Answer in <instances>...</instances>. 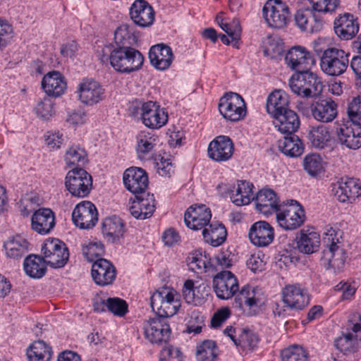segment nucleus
Segmentation results:
<instances>
[{"label":"nucleus","mask_w":361,"mask_h":361,"mask_svg":"<svg viewBox=\"0 0 361 361\" xmlns=\"http://www.w3.org/2000/svg\"><path fill=\"white\" fill-rule=\"evenodd\" d=\"M102 63H109L114 69L121 73H130L141 68L144 63L143 55L136 49L113 48L105 46L98 54Z\"/></svg>","instance_id":"nucleus-1"},{"label":"nucleus","mask_w":361,"mask_h":361,"mask_svg":"<svg viewBox=\"0 0 361 361\" xmlns=\"http://www.w3.org/2000/svg\"><path fill=\"white\" fill-rule=\"evenodd\" d=\"M288 85L294 94L302 98L317 97L323 90L321 79L310 70L295 73L289 79Z\"/></svg>","instance_id":"nucleus-2"},{"label":"nucleus","mask_w":361,"mask_h":361,"mask_svg":"<svg viewBox=\"0 0 361 361\" xmlns=\"http://www.w3.org/2000/svg\"><path fill=\"white\" fill-rule=\"evenodd\" d=\"M150 305L156 317L166 320L174 315L180 306L179 301L174 299V290L166 287H163L152 294Z\"/></svg>","instance_id":"nucleus-3"},{"label":"nucleus","mask_w":361,"mask_h":361,"mask_svg":"<svg viewBox=\"0 0 361 361\" xmlns=\"http://www.w3.org/2000/svg\"><path fill=\"white\" fill-rule=\"evenodd\" d=\"M65 186L72 196L83 198L91 191L92 178L82 167H75L68 172Z\"/></svg>","instance_id":"nucleus-4"},{"label":"nucleus","mask_w":361,"mask_h":361,"mask_svg":"<svg viewBox=\"0 0 361 361\" xmlns=\"http://www.w3.org/2000/svg\"><path fill=\"white\" fill-rule=\"evenodd\" d=\"M348 54L342 49L335 47L324 51L320 61L322 71L331 76H338L343 73L349 63Z\"/></svg>","instance_id":"nucleus-5"},{"label":"nucleus","mask_w":361,"mask_h":361,"mask_svg":"<svg viewBox=\"0 0 361 361\" xmlns=\"http://www.w3.org/2000/svg\"><path fill=\"white\" fill-rule=\"evenodd\" d=\"M42 252L46 264L55 269L63 267L69 258L66 244L56 238L45 240L42 246Z\"/></svg>","instance_id":"nucleus-6"},{"label":"nucleus","mask_w":361,"mask_h":361,"mask_svg":"<svg viewBox=\"0 0 361 361\" xmlns=\"http://www.w3.org/2000/svg\"><path fill=\"white\" fill-rule=\"evenodd\" d=\"M245 102L238 93L226 92L220 99L219 110L224 118L231 121L242 119L246 114Z\"/></svg>","instance_id":"nucleus-7"},{"label":"nucleus","mask_w":361,"mask_h":361,"mask_svg":"<svg viewBox=\"0 0 361 361\" xmlns=\"http://www.w3.org/2000/svg\"><path fill=\"white\" fill-rule=\"evenodd\" d=\"M325 234L326 238H324V242L331 243L322 251L320 260L326 269H335L344 263V251L337 245L338 239L334 238L338 234L337 231L330 228Z\"/></svg>","instance_id":"nucleus-8"},{"label":"nucleus","mask_w":361,"mask_h":361,"mask_svg":"<svg viewBox=\"0 0 361 361\" xmlns=\"http://www.w3.org/2000/svg\"><path fill=\"white\" fill-rule=\"evenodd\" d=\"M262 299L260 288L250 286H244L235 296L232 307L242 312H245L247 308L249 310L247 314L253 315L256 314V311L253 309L260 305Z\"/></svg>","instance_id":"nucleus-9"},{"label":"nucleus","mask_w":361,"mask_h":361,"mask_svg":"<svg viewBox=\"0 0 361 361\" xmlns=\"http://www.w3.org/2000/svg\"><path fill=\"white\" fill-rule=\"evenodd\" d=\"M291 204L286 206L276 213L279 225L285 230H295L302 226L305 219V211L296 201L291 200Z\"/></svg>","instance_id":"nucleus-10"},{"label":"nucleus","mask_w":361,"mask_h":361,"mask_svg":"<svg viewBox=\"0 0 361 361\" xmlns=\"http://www.w3.org/2000/svg\"><path fill=\"white\" fill-rule=\"evenodd\" d=\"M262 12L268 25L274 28L285 27L290 18L289 8L281 0H274V3L267 2Z\"/></svg>","instance_id":"nucleus-11"},{"label":"nucleus","mask_w":361,"mask_h":361,"mask_svg":"<svg viewBox=\"0 0 361 361\" xmlns=\"http://www.w3.org/2000/svg\"><path fill=\"white\" fill-rule=\"evenodd\" d=\"M145 336L152 343L161 344L169 341L171 330L167 320L158 317L150 318L144 325Z\"/></svg>","instance_id":"nucleus-12"},{"label":"nucleus","mask_w":361,"mask_h":361,"mask_svg":"<svg viewBox=\"0 0 361 361\" xmlns=\"http://www.w3.org/2000/svg\"><path fill=\"white\" fill-rule=\"evenodd\" d=\"M213 289L219 298L228 300L238 290V282L231 271H222L214 276Z\"/></svg>","instance_id":"nucleus-13"},{"label":"nucleus","mask_w":361,"mask_h":361,"mask_svg":"<svg viewBox=\"0 0 361 361\" xmlns=\"http://www.w3.org/2000/svg\"><path fill=\"white\" fill-rule=\"evenodd\" d=\"M96 207L90 201H82L78 204L72 212L74 224L81 229L94 227L98 221Z\"/></svg>","instance_id":"nucleus-14"},{"label":"nucleus","mask_w":361,"mask_h":361,"mask_svg":"<svg viewBox=\"0 0 361 361\" xmlns=\"http://www.w3.org/2000/svg\"><path fill=\"white\" fill-rule=\"evenodd\" d=\"M285 61L287 66L295 73L309 71L315 63L312 54L299 46L292 47L286 54Z\"/></svg>","instance_id":"nucleus-15"},{"label":"nucleus","mask_w":361,"mask_h":361,"mask_svg":"<svg viewBox=\"0 0 361 361\" xmlns=\"http://www.w3.org/2000/svg\"><path fill=\"white\" fill-rule=\"evenodd\" d=\"M361 185L357 179L353 178H341L334 184L332 192L334 196L341 202L353 203L361 195Z\"/></svg>","instance_id":"nucleus-16"},{"label":"nucleus","mask_w":361,"mask_h":361,"mask_svg":"<svg viewBox=\"0 0 361 361\" xmlns=\"http://www.w3.org/2000/svg\"><path fill=\"white\" fill-rule=\"evenodd\" d=\"M144 112L141 114L142 123L151 129H158L166 124L168 113L161 108L159 103L154 101H147Z\"/></svg>","instance_id":"nucleus-17"},{"label":"nucleus","mask_w":361,"mask_h":361,"mask_svg":"<svg viewBox=\"0 0 361 361\" xmlns=\"http://www.w3.org/2000/svg\"><path fill=\"white\" fill-rule=\"evenodd\" d=\"M283 302L291 310H302L310 302V296L306 289L298 283L286 286L282 290Z\"/></svg>","instance_id":"nucleus-18"},{"label":"nucleus","mask_w":361,"mask_h":361,"mask_svg":"<svg viewBox=\"0 0 361 361\" xmlns=\"http://www.w3.org/2000/svg\"><path fill=\"white\" fill-rule=\"evenodd\" d=\"M130 19L140 27H150L155 17L153 7L145 0H135L129 10Z\"/></svg>","instance_id":"nucleus-19"},{"label":"nucleus","mask_w":361,"mask_h":361,"mask_svg":"<svg viewBox=\"0 0 361 361\" xmlns=\"http://www.w3.org/2000/svg\"><path fill=\"white\" fill-rule=\"evenodd\" d=\"M123 183L128 190L134 195L143 194L148 187L146 171L137 167H130L123 173Z\"/></svg>","instance_id":"nucleus-20"},{"label":"nucleus","mask_w":361,"mask_h":361,"mask_svg":"<svg viewBox=\"0 0 361 361\" xmlns=\"http://www.w3.org/2000/svg\"><path fill=\"white\" fill-rule=\"evenodd\" d=\"M234 152V145L231 139L226 135H219L209 145L208 155L215 161H226L230 159Z\"/></svg>","instance_id":"nucleus-21"},{"label":"nucleus","mask_w":361,"mask_h":361,"mask_svg":"<svg viewBox=\"0 0 361 361\" xmlns=\"http://www.w3.org/2000/svg\"><path fill=\"white\" fill-rule=\"evenodd\" d=\"M156 201L153 194L149 192L135 195V200L129 208L133 216L137 219L151 217L155 211Z\"/></svg>","instance_id":"nucleus-22"},{"label":"nucleus","mask_w":361,"mask_h":361,"mask_svg":"<svg viewBox=\"0 0 361 361\" xmlns=\"http://www.w3.org/2000/svg\"><path fill=\"white\" fill-rule=\"evenodd\" d=\"M91 274L94 281L99 286L110 285L115 280L116 270L109 260L97 259L92 265Z\"/></svg>","instance_id":"nucleus-23"},{"label":"nucleus","mask_w":361,"mask_h":361,"mask_svg":"<svg viewBox=\"0 0 361 361\" xmlns=\"http://www.w3.org/2000/svg\"><path fill=\"white\" fill-rule=\"evenodd\" d=\"M211 217V211L204 204L192 205L185 213L184 221L189 228L197 231L206 228Z\"/></svg>","instance_id":"nucleus-24"},{"label":"nucleus","mask_w":361,"mask_h":361,"mask_svg":"<svg viewBox=\"0 0 361 361\" xmlns=\"http://www.w3.org/2000/svg\"><path fill=\"white\" fill-rule=\"evenodd\" d=\"M79 99L87 105H94L104 98V89L93 80L86 78L79 85Z\"/></svg>","instance_id":"nucleus-25"},{"label":"nucleus","mask_w":361,"mask_h":361,"mask_svg":"<svg viewBox=\"0 0 361 361\" xmlns=\"http://www.w3.org/2000/svg\"><path fill=\"white\" fill-rule=\"evenodd\" d=\"M336 35L343 40H349L355 36L359 30L357 19L349 13L340 14L334 22Z\"/></svg>","instance_id":"nucleus-26"},{"label":"nucleus","mask_w":361,"mask_h":361,"mask_svg":"<svg viewBox=\"0 0 361 361\" xmlns=\"http://www.w3.org/2000/svg\"><path fill=\"white\" fill-rule=\"evenodd\" d=\"M337 104L331 97H326L313 102L311 105V112L317 121L329 123L337 116Z\"/></svg>","instance_id":"nucleus-27"},{"label":"nucleus","mask_w":361,"mask_h":361,"mask_svg":"<svg viewBox=\"0 0 361 361\" xmlns=\"http://www.w3.org/2000/svg\"><path fill=\"white\" fill-rule=\"evenodd\" d=\"M248 235L251 243L255 245L266 247L274 240V228L267 221H257L251 226Z\"/></svg>","instance_id":"nucleus-28"},{"label":"nucleus","mask_w":361,"mask_h":361,"mask_svg":"<svg viewBox=\"0 0 361 361\" xmlns=\"http://www.w3.org/2000/svg\"><path fill=\"white\" fill-rule=\"evenodd\" d=\"M313 9L298 10L295 14L296 25L302 30L309 32H317L323 27V19L315 14Z\"/></svg>","instance_id":"nucleus-29"},{"label":"nucleus","mask_w":361,"mask_h":361,"mask_svg":"<svg viewBox=\"0 0 361 361\" xmlns=\"http://www.w3.org/2000/svg\"><path fill=\"white\" fill-rule=\"evenodd\" d=\"M173 55L171 47L164 44L152 46L149 51L151 64L157 69L164 71L171 64Z\"/></svg>","instance_id":"nucleus-30"},{"label":"nucleus","mask_w":361,"mask_h":361,"mask_svg":"<svg viewBox=\"0 0 361 361\" xmlns=\"http://www.w3.org/2000/svg\"><path fill=\"white\" fill-rule=\"evenodd\" d=\"M336 135L339 142L351 149H357L361 147V128L357 125L342 124L336 128Z\"/></svg>","instance_id":"nucleus-31"},{"label":"nucleus","mask_w":361,"mask_h":361,"mask_svg":"<svg viewBox=\"0 0 361 361\" xmlns=\"http://www.w3.org/2000/svg\"><path fill=\"white\" fill-rule=\"evenodd\" d=\"M32 228L41 235L49 233L55 226L54 212L48 208L37 210L31 219Z\"/></svg>","instance_id":"nucleus-32"},{"label":"nucleus","mask_w":361,"mask_h":361,"mask_svg":"<svg viewBox=\"0 0 361 361\" xmlns=\"http://www.w3.org/2000/svg\"><path fill=\"white\" fill-rule=\"evenodd\" d=\"M41 83L42 88L49 97H58L63 94L66 89L64 77L59 71H52L46 74Z\"/></svg>","instance_id":"nucleus-33"},{"label":"nucleus","mask_w":361,"mask_h":361,"mask_svg":"<svg viewBox=\"0 0 361 361\" xmlns=\"http://www.w3.org/2000/svg\"><path fill=\"white\" fill-rule=\"evenodd\" d=\"M257 209L265 215L278 212L280 207L278 204L276 194L273 190L264 188L260 190L254 197Z\"/></svg>","instance_id":"nucleus-34"},{"label":"nucleus","mask_w":361,"mask_h":361,"mask_svg":"<svg viewBox=\"0 0 361 361\" xmlns=\"http://www.w3.org/2000/svg\"><path fill=\"white\" fill-rule=\"evenodd\" d=\"M273 118V123L278 130L287 135L296 132L300 123L298 114L290 109L277 114Z\"/></svg>","instance_id":"nucleus-35"},{"label":"nucleus","mask_w":361,"mask_h":361,"mask_svg":"<svg viewBox=\"0 0 361 361\" xmlns=\"http://www.w3.org/2000/svg\"><path fill=\"white\" fill-rule=\"evenodd\" d=\"M124 232V223L118 216H108L102 221V233L107 241L115 243L123 237Z\"/></svg>","instance_id":"nucleus-36"},{"label":"nucleus","mask_w":361,"mask_h":361,"mask_svg":"<svg viewBox=\"0 0 361 361\" xmlns=\"http://www.w3.org/2000/svg\"><path fill=\"white\" fill-rule=\"evenodd\" d=\"M253 185L246 180H238L237 187L233 189H228L230 198L233 204L237 206L248 204L254 200L252 194Z\"/></svg>","instance_id":"nucleus-37"},{"label":"nucleus","mask_w":361,"mask_h":361,"mask_svg":"<svg viewBox=\"0 0 361 361\" xmlns=\"http://www.w3.org/2000/svg\"><path fill=\"white\" fill-rule=\"evenodd\" d=\"M278 147L282 153L290 157H298L304 151V145L302 140L294 133L287 135L283 137V139L279 140L278 141Z\"/></svg>","instance_id":"nucleus-38"},{"label":"nucleus","mask_w":361,"mask_h":361,"mask_svg":"<svg viewBox=\"0 0 361 361\" xmlns=\"http://www.w3.org/2000/svg\"><path fill=\"white\" fill-rule=\"evenodd\" d=\"M288 95L281 90L272 92L267 101V111L272 117L289 109Z\"/></svg>","instance_id":"nucleus-39"},{"label":"nucleus","mask_w":361,"mask_h":361,"mask_svg":"<svg viewBox=\"0 0 361 361\" xmlns=\"http://www.w3.org/2000/svg\"><path fill=\"white\" fill-rule=\"evenodd\" d=\"M114 48L135 49L137 38L135 35L133 27L128 25L119 26L114 32Z\"/></svg>","instance_id":"nucleus-40"},{"label":"nucleus","mask_w":361,"mask_h":361,"mask_svg":"<svg viewBox=\"0 0 361 361\" xmlns=\"http://www.w3.org/2000/svg\"><path fill=\"white\" fill-rule=\"evenodd\" d=\"M296 240L298 250L304 254L309 255L317 252L320 245V235L317 232L306 233L301 231Z\"/></svg>","instance_id":"nucleus-41"},{"label":"nucleus","mask_w":361,"mask_h":361,"mask_svg":"<svg viewBox=\"0 0 361 361\" xmlns=\"http://www.w3.org/2000/svg\"><path fill=\"white\" fill-rule=\"evenodd\" d=\"M202 235L206 243L217 247L226 240L227 231L222 224H211L203 229Z\"/></svg>","instance_id":"nucleus-42"},{"label":"nucleus","mask_w":361,"mask_h":361,"mask_svg":"<svg viewBox=\"0 0 361 361\" xmlns=\"http://www.w3.org/2000/svg\"><path fill=\"white\" fill-rule=\"evenodd\" d=\"M46 259L39 256L30 255L24 260V270L27 276L33 279H40L46 273Z\"/></svg>","instance_id":"nucleus-43"},{"label":"nucleus","mask_w":361,"mask_h":361,"mask_svg":"<svg viewBox=\"0 0 361 361\" xmlns=\"http://www.w3.org/2000/svg\"><path fill=\"white\" fill-rule=\"evenodd\" d=\"M28 242L23 237L16 235L7 241L4 247L8 257L19 258L25 255L27 251Z\"/></svg>","instance_id":"nucleus-44"},{"label":"nucleus","mask_w":361,"mask_h":361,"mask_svg":"<svg viewBox=\"0 0 361 361\" xmlns=\"http://www.w3.org/2000/svg\"><path fill=\"white\" fill-rule=\"evenodd\" d=\"M307 137L312 145L318 149H323L326 147L331 139L327 128L322 125L312 127L309 130Z\"/></svg>","instance_id":"nucleus-45"},{"label":"nucleus","mask_w":361,"mask_h":361,"mask_svg":"<svg viewBox=\"0 0 361 361\" xmlns=\"http://www.w3.org/2000/svg\"><path fill=\"white\" fill-rule=\"evenodd\" d=\"M30 361H49L51 357V349L41 340L35 341L27 353Z\"/></svg>","instance_id":"nucleus-46"},{"label":"nucleus","mask_w":361,"mask_h":361,"mask_svg":"<svg viewBox=\"0 0 361 361\" xmlns=\"http://www.w3.org/2000/svg\"><path fill=\"white\" fill-rule=\"evenodd\" d=\"M158 137L149 133H140L137 136L136 152L139 158H143L154 150Z\"/></svg>","instance_id":"nucleus-47"},{"label":"nucleus","mask_w":361,"mask_h":361,"mask_svg":"<svg viewBox=\"0 0 361 361\" xmlns=\"http://www.w3.org/2000/svg\"><path fill=\"white\" fill-rule=\"evenodd\" d=\"M87 152L78 146H72L65 154V161L68 166L77 165L81 167L87 161Z\"/></svg>","instance_id":"nucleus-48"},{"label":"nucleus","mask_w":361,"mask_h":361,"mask_svg":"<svg viewBox=\"0 0 361 361\" xmlns=\"http://www.w3.org/2000/svg\"><path fill=\"white\" fill-rule=\"evenodd\" d=\"M217 347L214 341L206 340L197 347V361H214L217 357Z\"/></svg>","instance_id":"nucleus-49"},{"label":"nucleus","mask_w":361,"mask_h":361,"mask_svg":"<svg viewBox=\"0 0 361 361\" xmlns=\"http://www.w3.org/2000/svg\"><path fill=\"white\" fill-rule=\"evenodd\" d=\"M282 361H308L307 353L300 345H293L281 352Z\"/></svg>","instance_id":"nucleus-50"},{"label":"nucleus","mask_w":361,"mask_h":361,"mask_svg":"<svg viewBox=\"0 0 361 361\" xmlns=\"http://www.w3.org/2000/svg\"><path fill=\"white\" fill-rule=\"evenodd\" d=\"M34 111L40 119L49 120L55 114L53 101L49 97H44L37 102Z\"/></svg>","instance_id":"nucleus-51"},{"label":"nucleus","mask_w":361,"mask_h":361,"mask_svg":"<svg viewBox=\"0 0 361 361\" xmlns=\"http://www.w3.org/2000/svg\"><path fill=\"white\" fill-rule=\"evenodd\" d=\"M304 169L312 176H315L323 171L322 157L317 154L307 155L303 161Z\"/></svg>","instance_id":"nucleus-52"},{"label":"nucleus","mask_w":361,"mask_h":361,"mask_svg":"<svg viewBox=\"0 0 361 361\" xmlns=\"http://www.w3.org/2000/svg\"><path fill=\"white\" fill-rule=\"evenodd\" d=\"M356 343L353 335L351 333H348L335 339L334 345L343 354H348L356 350Z\"/></svg>","instance_id":"nucleus-53"},{"label":"nucleus","mask_w":361,"mask_h":361,"mask_svg":"<svg viewBox=\"0 0 361 361\" xmlns=\"http://www.w3.org/2000/svg\"><path fill=\"white\" fill-rule=\"evenodd\" d=\"M82 254L88 262L93 264L97 259L102 258L104 246L101 242H90L82 247Z\"/></svg>","instance_id":"nucleus-54"},{"label":"nucleus","mask_w":361,"mask_h":361,"mask_svg":"<svg viewBox=\"0 0 361 361\" xmlns=\"http://www.w3.org/2000/svg\"><path fill=\"white\" fill-rule=\"evenodd\" d=\"M221 28L228 35L231 41L234 42L233 46L238 47L237 44L240 38L242 32L240 21L235 18L231 23L221 22Z\"/></svg>","instance_id":"nucleus-55"},{"label":"nucleus","mask_w":361,"mask_h":361,"mask_svg":"<svg viewBox=\"0 0 361 361\" xmlns=\"http://www.w3.org/2000/svg\"><path fill=\"white\" fill-rule=\"evenodd\" d=\"M347 113L354 124L361 125V94L354 97L348 103Z\"/></svg>","instance_id":"nucleus-56"},{"label":"nucleus","mask_w":361,"mask_h":361,"mask_svg":"<svg viewBox=\"0 0 361 361\" xmlns=\"http://www.w3.org/2000/svg\"><path fill=\"white\" fill-rule=\"evenodd\" d=\"M188 263L190 269L194 270L197 268L199 270L208 268L210 264V258H208L204 253L202 255L200 250H197L188 257Z\"/></svg>","instance_id":"nucleus-57"},{"label":"nucleus","mask_w":361,"mask_h":361,"mask_svg":"<svg viewBox=\"0 0 361 361\" xmlns=\"http://www.w3.org/2000/svg\"><path fill=\"white\" fill-rule=\"evenodd\" d=\"M314 11L332 13L339 6L340 0H309Z\"/></svg>","instance_id":"nucleus-58"},{"label":"nucleus","mask_w":361,"mask_h":361,"mask_svg":"<svg viewBox=\"0 0 361 361\" xmlns=\"http://www.w3.org/2000/svg\"><path fill=\"white\" fill-rule=\"evenodd\" d=\"M127 302L119 298H107V310L114 315L123 317L128 312Z\"/></svg>","instance_id":"nucleus-59"},{"label":"nucleus","mask_w":361,"mask_h":361,"mask_svg":"<svg viewBox=\"0 0 361 361\" xmlns=\"http://www.w3.org/2000/svg\"><path fill=\"white\" fill-rule=\"evenodd\" d=\"M13 30L11 24L0 19V49L5 47L13 38Z\"/></svg>","instance_id":"nucleus-60"},{"label":"nucleus","mask_w":361,"mask_h":361,"mask_svg":"<svg viewBox=\"0 0 361 361\" xmlns=\"http://www.w3.org/2000/svg\"><path fill=\"white\" fill-rule=\"evenodd\" d=\"M146 102L143 99H133L128 104V113L130 116L134 118H140L141 114L144 112Z\"/></svg>","instance_id":"nucleus-61"},{"label":"nucleus","mask_w":361,"mask_h":361,"mask_svg":"<svg viewBox=\"0 0 361 361\" xmlns=\"http://www.w3.org/2000/svg\"><path fill=\"white\" fill-rule=\"evenodd\" d=\"M182 292L183 298L187 303L197 305L196 293L192 280L188 279L185 281Z\"/></svg>","instance_id":"nucleus-62"},{"label":"nucleus","mask_w":361,"mask_h":361,"mask_svg":"<svg viewBox=\"0 0 361 361\" xmlns=\"http://www.w3.org/2000/svg\"><path fill=\"white\" fill-rule=\"evenodd\" d=\"M159 361H182V353L179 349L168 346L161 350Z\"/></svg>","instance_id":"nucleus-63"},{"label":"nucleus","mask_w":361,"mask_h":361,"mask_svg":"<svg viewBox=\"0 0 361 361\" xmlns=\"http://www.w3.org/2000/svg\"><path fill=\"white\" fill-rule=\"evenodd\" d=\"M350 67L356 75V86L361 89V55L355 56L350 61Z\"/></svg>","instance_id":"nucleus-64"}]
</instances>
